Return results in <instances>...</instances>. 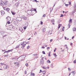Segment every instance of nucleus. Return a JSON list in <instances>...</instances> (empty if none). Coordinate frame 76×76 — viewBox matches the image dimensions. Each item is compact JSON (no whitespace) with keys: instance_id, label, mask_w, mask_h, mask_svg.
Returning a JSON list of instances; mask_svg holds the SVG:
<instances>
[{"instance_id":"052dcab7","label":"nucleus","mask_w":76,"mask_h":76,"mask_svg":"<svg viewBox=\"0 0 76 76\" xmlns=\"http://www.w3.org/2000/svg\"><path fill=\"white\" fill-rule=\"evenodd\" d=\"M48 56H49V57H51V56L50 55V54H49Z\"/></svg>"},{"instance_id":"423d86ee","label":"nucleus","mask_w":76,"mask_h":76,"mask_svg":"<svg viewBox=\"0 0 76 76\" xmlns=\"http://www.w3.org/2000/svg\"><path fill=\"white\" fill-rule=\"evenodd\" d=\"M72 20L71 19H70L69 20V23L68 24V26H69V28L70 26V24L72 23Z\"/></svg>"},{"instance_id":"774afa93","label":"nucleus","mask_w":76,"mask_h":76,"mask_svg":"<svg viewBox=\"0 0 76 76\" xmlns=\"http://www.w3.org/2000/svg\"><path fill=\"white\" fill-rule=\"evenodd\" d=\"M12 59L13 60H14V58H12Z\"/></svg>"},{"instance_id":"0eeeda50","label":"nucleus","mask_w":76,"mask_h":76,"mask_svg":"<svg viewBox=\"0 0 76 76\" xmlns=\"http://www.w3.org/2000/svg\"><path fill=\"white\" fill-rule=\"evenodd\" d=\"M4 3L5 5H7L8 4V2L7 1H4Z\"/></svg>"},{"instance_id":"5701e85b","label":"nucleus","mask_w":76,"mask_h":76,"mask_svg":"<svg viewBox=\"0 0 76 76\" xmlns=\"http://www.w3.org/2000/svg\"><path fill=\"white\" fill-rule=\"evenodd\" d=\"M13 49H11V50H8V53H9V52H10V51H13Z\"/></svg>"},{"instance_id":"473e14b6","label":"nucleus","mask_w":76,"mask_h":76,"mask_svg":"<svg viewBox=\"0 0 76 76\" xmlns=\"http://www.w3.org/2000/svg\"><path fill=\"white\" fill-rule=\"evenodd\" d=\"M4 35V34H3V37H6V36H7V35H5L4 36L3 35Z\"/></svg>"},{"instance_id":"0e129e2a","label":"nucleus","mask_w":76,"mask_h":76,"mask_svg":"<svg viewBox=\"0 0 76 76\" xmlns=\"http://www.w3.org/2000/svg\"><path fill=\"white\" fill-rule=\"evenodd\" d=\"M70 45H73V43H71Z\"/></svg>"},{"instance_id":"a18cd8bd","label":"nucleus","mask_w":76,"mask_h":76,"mask_svg":"<svg viewBox=\"0 0 76 76\" xmlns=\"http://www.w3.org/2000/svg\"><path fill=\"white\" fill-rule=\"evenodd\" d=\"M8 55H9V54H7V55H5V56H4V57H7V56H8Z\"/></svg>"},{"instance_id":"7ed1b4c3","label":"nucleus","mask_w":76,"mask_h":76,"mask_svg":"<svg viewBox=\"0 0 76 76\" xmlns=\"http://www.w3.org/2000/svg\"><path fill=\"white\" fill-rule=\"evenodd\" d=\"M25 42H23V45L21 47L22 48H24L25 47V45H26V44H28V43H25Z\"/></svg>"},{"instance_id":"49530a36","label":"nucleus","mask_w":76,"mask_h":76,"mask_svg":"<svg viewBox=\"0 0 76 76\" xmlns=\"http://www.w3.org/2000/svg\"><path fill=\"white\" fill-rule=\"evenodd\" d=\"M41 48H43V49H44L45 48V47H44V46H43Z\"/></svg>"},{"instance_id":"338daca9","label":"nucleus","mask_w":76,"mask_h":76,"mask_svg":"<svg viewBox=\"0 0 76 76\" xmlns=\"http://www.w3.org/2000/svg\"><path fill=\"white\" fill-rule=\"evenodd\" d=\"M47 49H50V47L47 48Z\"/></svg>"},{"instance_id":"4c0bfd02","label":"nucleus","mask_w":76,"mask_h":76,"mask_svg":"<svg viewBox=\"0 0 76 76\" xmlns=\"http://www.w3.org/2000/svg\"><path fill=\"white\" fill-rule=\"evenodd\" d=\"M63 15L61 14V15L60 16V17L61 18V17H63Z\"/></svg>"},{"instance_id":"de8ad7c7","label":"nucleus","mask_w":76,"mask_h":76,"mask_svg":"<svg viewBox=\"0 0 76 76\" xmlns=\"http://www.w3.org/2000/svg\"><path fill=\"white\" fill-rule=\"evenodd\" d=\"M69 5H70V4H71V2H70V1H69Z\"/></svg>"},{"instance_id":"6ab92c4d","label":"nucleus","mask_w":76,"mask_h":76,"mask_svg":"<svg viewBox=\"0 0 76 76\" xmlns=\"http://www.w3.org/2000/svg\"><path fill=\"white\" fill-rule=\"evenodd\" d=\"M47 62L48 63H51V61H50L49 60H48L47 61Z\"/></svg>"},{"instance_id":"6e6552de","label":"nucleus","mask_w":76,"mask_h":76,"mask_svg":"<svg viewBox=\"0 0 76 76\" xmlns=\"http://www.w3.org/2000/svg\"><path fill=\"white\" fill-rule=\"evenodd\" d=\"M15 64L17 66V67H19V63L18 62H16L15 63Z\"/></svg>"},{"instance_id":"2eb2a0df","label":"nucleus","mask_w":76,"mask_h":76,"mask_svg":"<svg viewBox=\"0 0 76 76\" xmlns=\"http://www.w3.org/2000/svg\"><path fill=\"white\" fill-rule=\"evenodd\" d=\"M32 9L33 11H34L36 12H37V9Z\"/></svg>"},{"instance_id":"412c9836","label":"nucleus","mask_w":76,"mask_h":76,"mask_svg":"<svg viewBox=\"0 0 76 76\" xmlns=\"http://www.w3.org/2000/svg\"><path fill=\"white\" fill-rule=\"evenodd\" d=\"M42 72L43 74L44 75H45V74L46 72L45 71H43Z\"/></svg>"},{"instance_id":"aec40b11","label":"nucleus","mask_w":76,"mask_h":76,"mask_svg":"<svg viewBox=\"0 0 76 76\" xmlns=\"http://www.w3.org/2000/svg\"><path fill=\"white\" fill-rule=\"evenodd\" d=\"M18 4H19V3H17L15 4V5L17 6V7H18Z\"/></svg>"},{"instance_id":"cd10ccee","label":"nucleus","mask_w":76,"mask_h":76,"mask_svg":"<svg viewBox=\"0 0 76 76\" xmlns=\"http://www.w3.org/2000/svg\"><path fill=\"white\" fill-rule=\"evenodd\" d=\"M31 75H32V76H34L35 75V74H34L33 73H31Z\"/></svg>"},{"instance_id":"c9c22d12","label":"nucleus","mask_w":76,"mask_h":76,"mask_svg":"<svg viewBox=\"0 0 76 76\" xmlns=\"http://www.w3.org/2000/svg\"><path fill=\"white\" fill-rule=\"evenodd\" d=\"M74 23L75 25H76V20L75 21Z\"/></svg>"},{"instance_id":"6e6d98bb","label":"nucleus","mask_w":76,"mask_h":76,"mask_svg":"<svg viewBox=\"0 0 76 76\" xmlns=\"http://www.w3.org/2000/svg\"><path fill=\"white\" fill-rule=\"evenodd\" d=\"M73 13H74V12H73V11L72 12V13L71 14H73Z\"/></svg>"},{"instance_id":"1a4fd4ad","label":"nucleus","mask_w":76,"mask_h":76,"mask_svg":"<svg viewBox=\"0 0 76 76\" xmlns=\"http://www.w3.org/2000/svg\"><path fill=\"white\" fill-rule=\"evenodd\" d=\"M40 63L41 64H43L44 63V61L43 59H41L40 60Z\"/></svg>"},{"instance_id":"69168bd1","label":"nucleus","mask_w":76,"mask_h":76,"mask_svg":"<svg viewBox=\"0 0 76 76\" xmlns=\"http://www.w3.org/2000/svg\"><path fill=\"white\" fill-rule=\"evenodd\" d=\"M45 47H47V45H45Z\"/></svg>"},{"instance_id":"4d7b16f0","label":"nucleus","mask_w":76,"mask_h":76,"mask_svg":"<svg viewBox=\"0 0 76 76\" xmlns=\"http://www.w3.org/2000/svg\"><path fill=\"white\" fill-rule=\"evenodd\" d=\"M62 31H64V29L63 28H62Z\"/></svg>"},{"instance_id":"c756f323","label":"nucleus","mask_w":76,"mask_h":76,"mask_svg":"<svg viewBox=\"0 0 76 76\" xmlns=\"http://www.w3.org/2000/svg\"><path fill=\"white\" fill-rule=\"evenodd\" d=\"M73 63H74V64H76V60H74L73 61Z\"/></svg>"},{"instance_id":"3c124183","label":"nucleus","mask_w":76,"mask_h":76,"mask_svg":"<svg viewBox=\"0 0 76 76\" xmlns=\"http://www.w3.org/2000/svg\"><path fill=\"white\" fill-rule=\"evenodd\" d=\"M43 23L41 21V23H40V24H41V25H42Z\"/></svg>"},{"instance_id":"8fccbe9b","label":"nucleus","mask_w":76,"mask_h":76,"mask_svg":"<svg viewBox=\"0 0 76 76\" xmlns=\"http://www.w3.org/2000/svg\"><path fill=\"white\" fill-rule=\"evenodd\" d=\"M75 38V37L74 36H73L72 37V39H73Z\"/></svg>"},{"instance_id":"f257e3e1","label":"nucleus","mask_w":76,"mask_h":76,"mask_svg":"<svg viewBox=\"0 0 76 76\" xmlns=\"http://www.w3.org/2000/svg\"><path fill=\"white\" fill-rule=\"evenodd\" d=\"M20 57H21L20 59V61H23L24 59H25V58L26 57V56L25 55H22L20 56Z\"/></svg>"},{"instance_id":"39448f33","label":"nucleus","mask_w":76,"mask_h":76,"mask_svg":"<svg viewBox=\"0 0 76 76\" xmlns=\"http://www.w3.org/2000/svg\"><path fill=\"white\" fill-rule=\"evenodd\" d=\"M0 4L2 6H3L4 5V1L1 0H0Z\"/></svg>"},{"instance_id":"9b49d317","label":"nucleus","mask_w":76,"mask_h":76,"mask_svg":"<svg viewBox=\"0 0 76 76\" xmlns=\"http://www.w3.org/2000/svg\"><path fill=\"white\" fill-rule=\"evenodd\" d=\"M23 19H24V20H27V18L25 16H23L22 17Z\"/></svg>"},{"instance_id":"a878e982","label":"nucleus","mask_w":76,"mask_h":76,"mask_svg":"<svg viewBox=\"0 0 76 76\" xmlns=\"http://www.w3.org/2000/svg\"><path fill=\"white\" fill-rule=\"evenodd\" d=\"M42 53L43 54H45V51H42Z\"/></svg>"},{"instance_id":"f03ea898","label":"nucleus","mask_w":76,"mask_h":76,"mask_svg":"<svg viewBox=\"0 0 76 76\" xmlns=\"http://www.w3.org/2000/svg\"><path fill=\"white\" fill-rule=\"evenodd\" d=\"M32 11H33L32 9H31L30 10H28L27 11L28 14V15H32Z\"/></svg>"},{"instance_id":"f3484780","label":"nucleus","mask_w":76,"mask_h":76,"mask_svg":"<svg viewBox=\"0 0 76 76\" xmlns=\"http://www.w3.org/2000/svg\"><path fill=\"white\" fill-rule=\"evenodd\" d=\"M18 20L20 22V21L21 20H22V18H19Z\"/></svg>"},{"instance_id":"2f4dec72","label":"nucleus","mask_w":76,"mask_h":76,"mask_svg":"<svg viewBox=\"0 0 76 76\" xmlns=\"http://www.w3.org/2000/svg\"><path fill=\"white\" fill-rule=\"evenodd\" d=\"M72 73H73V75H75V71H72Z\"/></svg>"},{"instance_id":"a211bd4d","label":"nucleus","mask_w":76,"mask_h":76,"mask_svg":"<svg viewBox=\"0 0 76 76\" xmlns=\"http://www.w3.org/2000/svg\"><path fill=\"white\" fill-rule=\"evenodd\" d=\"M19 46H20V45H18L15 48V49H16V48H18V47H19Z\"/></svg>"},{"instance_id":"393cba45","label":"nucleus","mask_w":76,"mask_h":76,"mask_svg":"<svg viewBox=\"0 0 76 76\" xmlns=\"http://www.w3.org/2000/svg\"><path fill=\"white\" fill-rule=\"evenodd\" d=\"M61 25L60 24H58V29H59L60 28V27H61L60 26H61Z\"/></svg>"},{"instance_id":"72a5a7b5","label":"nucleus","mask_w":76,"mask_h":76,"mask_svg":"<svg viewBox=\"0 0 76 76\" xmlns=\"http://www.w3.org/2000/svg\"><path fill=\"white\" fill-rule=\"evenodd\" d=\"M65 6H66V7H67V6H69V4H65Z\"/></svg>"},{"instance_id":"c85d7f7f","label":"nucleus","mask_w":76,"mask_h":76,"mask_svg":"<svg viewBox=\"0 0 76 76\" xmlns=\"http://www.w3.org/2000/svg\"><path fill=\"white\" fill-rule=\"evenodd\" d=\"M51 22H52V23H54V20H51Z\"/></svg>"},{"instance_id":"f704fd0d","label":"nucleus","mask_w":76,"mask_h":76,"mask_svg":"<svg viewBox=\"0 0 76 76\" xmlns=\"http://www.w3.org/2000/svg\"><path fill=\"white\" fill-rule=\"evenodd\" d=\"M33 56H38V54H34L33 55Z\"/></svg>"},{"instance_id":"f8f14e48","label":"nucleus","mask_w":76,"mask_h":76,"mask_svg":"<svg viewBox=\"0 0 76 76\" xmlns=\"http://www.w3.org/2000/svg\"><path fill=\"white\" fill-rule=\"evenodd\" d=\"M1 14L2 15H4V12L3 11H1Z\"/></svg>"},{"instance_id":"5fc2aeb1","label":"nucleus","mask_w":76,"mask_h":76,"mask_svg":"<svg viewBox=\"0 0 76 76\" xmlns=\"http://www.w3.org/2000/svg\"><path fill=\"white\" fill-rule=\"evenodd\" d=\"M36 2H39V1H37V0H35L34 1Z\"/></svg>"},{"instance_id":"4be33fe9","label":"nucleus","mask_w":76,"mask_h":76,"mask_svg":"<svg viewBox=\"0 0 76 76\" xmlns=\"http://www.w3.org/2000/svg\"><path fill=\"white\" fill-rule=\"evenodd\" d=\"M50 66L51 67V68H53V64H51L50 65Z\"/></svg>"},{"instance_id":"79ce46f5","label":"nucleus","mask_w":76,"mask_h":76,"mask_svg":"<svg viewBox=\"0 0 76 76\" xmlns=\"http://www.w3.org/2000/svg\"><path fill=\"white\" fill-rule=\"evenodd\" d=\"M41 72H42V70H41V69H40V72H39V73H41Z\"/></svg>"},{"instance_id":"864d4df0","label":"nucleus","mask_w":76,"mask_h":76,"mask_svg":"<svg viewBox=\"0 0 76 76\" xmlns=\"http://www.w3.org/2000/svg\"><path fill=\"white\" fill-rule=\"evenodd\" d=\"M45 15L44 14L43 16V17H45Z\"/></svg>"},{"instance_id":"4468645a","label":"nucleus","mask_w":76,"mask_h":76,"mask_svg":"<svg viewBox=\"0 0 76 76\" xmlns=\"http://www.w3.org/2000/svg\"><path fill=\"white\" fill-rule=\"evenodd\" d=\"M11 13L13 15H15L16 14V12L13 11H12Z\"/></svg>"},{"instance_id":"58836bf2","label":"nucleus","mask_w":76,"mask_h":76,"mask_svg":"<svg viewBox=\"0 0 76 76\" xmlns=\"http://www.w3.org/2000/svg\"><path fill=\"white\" fill-rule=\"evenodd\" d=\"M43 69H46V67H44V66H43L42 67Z\"/></svg>"},{"instance_id":"9d476101","label":"nucleus","mask_w":76,"mask_h":76,"mask_svg":"<svg viewBox=\"0 0 76 76\" xmlns=\"http://www.w3.org/2000/svg\"><path fill=\"white\" fill-rule=\"evenodd\" d=\"M7 21H10V20H11L10 19V18L8 17H7Z\"/></svg>"},{"instance_id":"a19ab883","label":"nucleus","mask_w":76,"mask_h":76,"mask_svg":"<svg viewBox=\"0 0 76 76\" xmlns=\"http://www.w3.org/2000/svg\"><path fill=\"white\" fill-rule=\"evenodd\" d=\"M68 69L69 71H71V69H70L69 68H68Z\"/></svg>"},{"instance_id":"b1692460","label":"nucleus","mask_w":76,"mask_h":76,"mask_svg":"<svg viewBox=\"0 0 76 76\" xmlns=\"http://www.w3.org/2000/svg\"><path fill=\"white\" fill-rule=\"evenodd\" d=\"M75 12H76V6H75L74 8Z\"/></svg>"},{"instance_id":"c03bdc74","label":"nucleus","mask_w":76,"mask_h":76,"mask_svg":"<svg viewBox=\"0 0 76 76\" xmlns=\"http://www.w3.org/2000/svg\"><path fill=\"white\" fill-rule=\"evenodd\" d=\"M26 66L27 67H28V63L26 64Z\"/></svg>"},{"instance_id":"37998d69","label":"nucleus","mask_w":76,"mask_h":76,"mask_svg":"<svg viewBox=\"0 0 76 76\" xmlns=\"http://www.w3.org/2000/svg\"><path fill=\"white\" fill-rule=\"evenodd\" d=\"M53 55H54V56H57V55H56V53L53 54Z\"/></svg>"},{"instance_id":"603ef678","label":"nucleus","mask_w":76,"mask_h":76,"mask_svg":"<svg viewBox=\"0 0 76 76\" xmlns=\"http://www.w3.org/2000/svg\"><path fill=\"white\" fill-rule=\"evenodd\" d=\"M53 41V39H51L50 40V42H52Z\"/></svg>"},{"instance_id":"680f3d73","label":"nucleus","mask_w":76,"mask_h":76,"mask_svg":"<svg viewBox=\"0 0 76 76\" xmlns=\"http://www.w3.org/2000/svg\"><path fill=\"white\" fill-rule=\"evenodd\" d=\"M64 50H61V52H63L64 51Z\"/></svg>"},{"instance_id":"13d9d810","label":"nucleus","mask_w":76,"mask_h":76,"mask_svg":"<svg viewBox=\"0 0 76 76\" xmlns=\"http://www.w3.org/2000/svg\"><path fill=\"white\" fill-rule=\"evenodd\" d=\"M27 73V72L25 71V74H26Z\"/></svg>"},{"instance_id":"bb28decb","label":"nucleus","mask_w":76,"mask_h":76,"mask_svg":"<svg viewBox=\"0 0 76 76\" xmlns=\"http://www.w3.org/2000/svg\"><path fill=\"white\" fill-rule=\"evenodd\" d=\"M3 34H4V32H0V34L1 35H3Z\"/></svg>"},{"instance_id":"20e7f679","label":"nucleus","mask_w":76,"mask_h":76,"mask_svg":"<svg viewBox=\"0 0 76 76\" xmlns=\"http://www.w3.org/2000/svg\"><path fill=\"white\" fill-rule=\"evenodd\" d=\"M3 9L4 10H5L6 11H7V12H8L9 11V10H10V9L8 8H7L6 7H3Z\"/></svg>"},{"instance_id":"7c9ffc66","label":"nucleus","mask_w":76,"mask_h":76,"mask_svg":"<svg viewBox=\"0 0 76 76\" xmlns=\"http://www.w3.org/2000/svg\"><path fill=\"white\" fill-rule=\"evenodd\" d=\"M23 28H24V30H25V29H26V26H24L23 27Z\"/></svg>"},{"instance_id":"09e8293b","label":"nucleus","mask_w":76,"mask_h":76,"mask_svg":"<svg viewBox=\"0 0 76 76\" xmlns=\"http://www.w3.org/2000/svg\"><path fill=\"white\" fill-rule=\"evenodd\" d=\"M7 66H6L4 68V69H7Z\"/></svg>"},{"instance_id":"e433bc0d","label":"nucleus","mask_w":76,"mask_h":76,"mask_svg":"<svg viewBox=\"0 0 76 76\" xmlns=\"http://www.w3.org/2000/svg\"><path fill=\"white\" fill-rule=\"evenodd\" d=\"M7 23L8 24H10V22H9V21H8V22H7Z\"/></svg>"},{"instance_id":"ddd939ff","label":"nucleus","mask_w":76,"mask_h":76,"mask_svg":"<svg viewBox=\"0 0 76 76\" xmlns=\"http://www.w3.org/2000/svg\"><path fill=\"white\" fill-rule=\"evenodd\" d=\"M46 30L45 29V28H43L42 29V31L43 32H45Z\"/></svg>"},{"instance_id":"ea45409f","label":"nucleus","mask_w":76,"mask_h":76,"mask_svg":"<svg viewBox=\"0 0 76 76\" xmlns=\"http://www.w3.org/2000/svg\"><path fill=\"white\" fill-rule=\"evenodd\" d=\"M8 53V51H5L4 53V54H5V53Z\"/></svg>"},{"instance_id":"bf43d9fd","label":"nucleus","mask_w":76,"mask_h":76,"mask_svg":"<svg viewBox=\"0 0 76 76\" xmlns=\"http://www.w3.org/2000/svg\"><path fill=\"white\" fill-rule=\"evenodd\" d=\"M64 28H65V27L63 26L62 29H64Z\"/></svg>"},{"instance_id":"dca6fc26","label":"nucleus","mask_w":76,"mask_h":76,"mask_svg":"<svg viewBox=\"0 0 76 76\" xmlns=\"http://www.w3.org/2000/svg\"><path fill=\"white\" fill-rule=\"evenodd\" d=\"M73 31H76V28L75 27H73Z\"/></svg>"},{"instance_id":"e2e57ef3","label":"nucleus","mask_w":76,"mask_h":76,"mask_svg":"<svg viewBox=\"0 0 76 76\" xmlns=\"http://www.w3.org/2000/svg\"><path fill=\"white\" fill-rule=\"evenodd\" d=\"M44 57H42V60H43L44 59Z\"/></svg>"}]
</instances>
